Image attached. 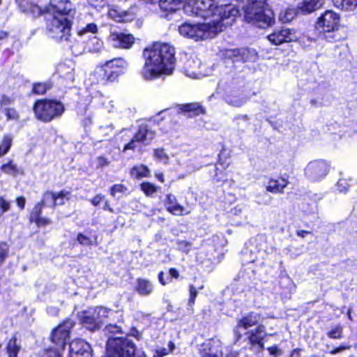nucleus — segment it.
Listing matches in <instances>:
<instances>
[{
	"label": "nucleus",
	"mask_w": 357,
	"mask_h": 357,
	"mask_svg": "<svg viewBox=\"0 0 357 357\" xmlns=\"http://www.w3.org/2000/svg\"><path fill=\"white\" fill-rule=\"evenodd\" d=\"M175 50L167 43H155L143 52L144 63L142 76L146 80L171 75L175 65Z\"/></svg>",
	"instance_id": "1"
},
{
	"label": "nucleus",
	"mask_w": 357,
	"mask_h": 357,
	"mask_svg": "<svg viewBox=\"0 0 357 357\" xmlns=\"http://www.w3.org/2000/svg\"><path fill=\"white\" fill-rule=\"evenodd\" d=\"M185 13L203 18L214 17L211 24H219L223 26L231 24L239 13L234 4L218 6L217 0H188L183 6ZM223 29H222V31Z\"/></svg>",
	"instance_id": "2"
},
{
	"label": "nucleus",
	"mask_w": 357,
	"mask_h": 357,
	"mask_svg": "<svg viewBox=\"0 0 357 357\" xmlns=\"http://www.w3.org/2000/svg\"><path fill=\"white\" fill-rule=\"evenodd\" d=\"M244 3V20L259 28H266L275 23L274 13L268 8L267 0H241Z\"/></svg>",
	"instance_id": "3"
},
{
	"label": "nucleus",
	"mask_w": 357,
	"mask_h": 357,
	"mask_svg": "<svg viewBox=\"0 0 357 357\" xmlns=\"http://www.w3.org/2000/svg\"><path fill=\"white\" fill-rule=\"evenodd\" d=\"M128 66L123 58H114L98 66L90 74L89 79L92 84H107L117 79L123 70Z\"/></svg>",
	"instance_id": "4"
},
{
	"label": "nucleus",
	"mask_w": 357,
	"mask_h": 357,
	"mask_svg": "<svg viewBox=\"0 0 357 357\" xmlns=\"http://www.w3.org/2000/svg\"><path fill=\"white\" fill-rule=\"evenodd\" d=\"M178 31L183 36L197 41L215 37L222 31V26L218 23L212 24L211 22L197 24L185 22L178 27Z\"/></svg>",
	"instance_id": "5"
},
{
	"label": "nucleus",
	"mask_w": 357,
	"mask_h": 357,
	"mask_svg": "<svg viewBox=\"0 0 357 357\" xmlns=\"http://www.w3.org/2000/svg\"><path fill=\"white\" fill-rule=\"evenodd\" d=\"M107 354L111 357H146L143 352L136 350L131 340L123 337H109Z\"/></svg>",
	"instance_id": "6"
},
{
	"label": "nucleus",
	"mask_w": 357,
	"mask_h": 357,
	"mask_svg": "<svg viewBox=\"0 0 357 357\" xmlns=\"http://www.w3.org/2000/svg\"><path fill=\"white\" fill-rule=\"evenodd\" d=\"M33 111L37 119L44 122H50L52 119L61 116L65 111V108L61 102L41 100L35 103Z\"/></svg>",
	"instance_id": "7"
},
{
	"label": "nucleus",
	"mask_w": 357,
	"mask_h": 357,
	"mask_svg": "<svg viewBox=\"0 0 357 357\" xmlns=\"http://www.w3.org/2000/svg\"><path fill=\"white\" fill-rule=\"evenodd\" d=\"M70 22L66 17L54 16L47 20V34L56 40H67L70 36Z\"/></svg>",
	"instance_id": "8"
},
{
	"label": "nucleus",
	"mask_w": 357,
	"mask_h": 357,
	"mask_svg": "<svg viewBox=\"0 0 357 357\" xmlns=\"http://www.w3.org/2000/svg\"><path fill=\"white\" fill-rule=\"evenodd\" d=\"M109 312L111 310L104 307H90L82 313L81 320L90 331H94L100 327Z\"/></svg>",
	"instance_id": "9"
},
{
	"label": "nucleus",
	"mask_w": 357,
	"mask_h": 357,
	"mask_svg": "<svg viewBox=\"0 0 357 357\" xmlns=\"http://www.w3.org/2000/svg\"><path fill=\"white\" fill-rule=\"evenodd\" d=\"M222 342L218 338H211L206 340L199 346L201 357H224L221 351ZM238 354L231 351L225 357H238Z\"/></svg>",
	"instance_id": "10"
},
{
	"label": "nucleus",
	"mask_w": 357,
	"mask_h": 357,
	"mask_svg": "<svg viewBox=\"0 0 357 357\" xmlns=\"http://www.w3.org/2000/svg\"><path fill=\"white\" fill-rule=\"evenodd\" d=\"M154 137L155 132L153 131L149 130L146 126H141L130 142L125 145L123 151L135 150L141 144L147 145L150 144Z\"/></svg>",
	"instance_id": "11"
},
{
	"label": "nucleus",
	"mask_w": 357,
	"mask_h": 357,
	"mask_svg": "<svg viewBox=\"0 0 357 357\" xmlns=\"http://www.w3.org/2000/svg\"><path fill=\"white\" fill-rule=\"evenodd\" d=\"M74 322L66 320L56 328L51 335V341L57 345L56 349L63 350L69 337L70 331L73 327Z\"/></svg>",
	"instance_id": "12"
},
{
	"label": "nucleus",
	"mask_w": 357,
	"mask_h": 357,
	"mask_svg": "<svg viewBox=\"0 0 357 357\" xmlns=\"http://www.w3.org/2000/svg\"><path fill=\"white\" fill-rule=\"evenodd\" d=\"M329 171L328 165L324 160L310 162L305 169V176L312 181L325 177Z\"/></svg>",
	"instance_id": "13"
},
{
	"label": "nucleus",
	"mask_w": 357,
	"mask_h": 357,
	"mask_svg": "<svg viewBox=\"0 0 357 357\" xmlns=\"http://www.w3.org/2000/svg\"><path fill=\"white\" fill-rule=\"evenodd\" d=\"M261 316L259 313L251 312L240 319L234 328V342H236L242 337L241 329L247 330L254 326L261 320Z\"/></svg>",
	"instance_id": "14"
},
{
	"label": "nucleus",
	"mask_w": 357,
	"mask_h": 357,
	"mask_svg": "<svg viewBox=\"0 0 357 357\" xmlns=\"http://www.w3.org/2000/svg\"><path fill=\"white\" fill-rule=\"evenodd\" d=\"M265 330V326L259 324L255 329L248 331L246 333L250 344V348L255 352H260L264 348L263 340L266 336Z\"/></svg>",
	"instance_id": "15"
},
{
	"label": "nucleus",
	"mask_w": 357,
	"mask_h": 357,
	"mask_svg": "<svg viewBox=\"0 0 357 357\" xmlns=\"http://www.w3.org/2000/svg\"><path fill=\"white\" fill-rule=\"evenodd\" d=\"M268 41L274 45H280L284 43L296 41L298 36L294 29L282 28L275 29L273 32L267 36Z\"/></svg>",
	"instance_id": "16"
},
{
	"label": "nucleus",
	"mask_w": 357,
	"mask_h": 357,
	"mask_svg": "<svg viewBox=\"0 0 357 357\" xmlns=\"http://www.w3.org/2000/svg\"><path fill=\"white\" fill-rule=\"evenodd\" d=\"M102 48V41L96 36L89 38L85 47H83L79 43H75L71 47L72 52L75 55L82 54L85 51L89 52H99Z\"/></svg>",
	"instance_id": "17"
},
{
	"label": "nucleus",
	"mask_w": 357,
	"mask_h": 357,
	"mask_svg": "<svg viewBox=\"0 0 357 357\" xmlns=\"http://www.w3.org/2000/svg\"><path fill=\"white\" fill-rule=\"evenodd\" d=\"M47 12L64 17L73 15L75 13V9L70 0H50Z\"/></svg>",
	"instance_id": "18"
},
{
	"label": "nucleus",
	"mask_w": 357,
	"mask_h": 357,
	"mask_svg": "<svg viewBox=\"0 0 357 357\" xmlns=\"http://www.w3.org/2000/svg\"><path fill=\"white\" fill-rule=\"evenodd\" d=\"M69 357H92L90 344L82 339L75 340L70 344Z\"/></svg>",
	"instance_id": "19"
},
{
	"label": "nucleus",
	"mask_w": 357,
	"mask_h": 357,
	"mask_svg": "<svg viewBox=\"0 0 357 357\" xmlns=\"http://www.w3.org/2000/svg\"><path fill=\"white\" fill-rule=\"evenodd\" d=\"M317 28L324 33H333L335 29V12L326 10L318 19Z\"/></svg>",
	"instance_id": "20"
},
{
	"label": "nucleus",
	"mask_w": 357,
	"mask_h": 357,
	"mask_svg": "<svg viewBox=\"0 0 357 357\" xmlns=\"http://www.w3.org/2000/svg\"><path fill=\"white\" fill-rule=\"evenodd\" d=\"M112 45L117 48L129 49L135 42V38L131 34H126L121 32H112L109 37Z\"/></svg>",
	"instance_id": "21"
},
{
	"label": "nucleus",
	"mask_w": 357,
	"mask_h": 357,
	"mask_svg": "<svg viewBox=\"0 0 357 357\" xmlns=\"http://www.w3.org/2000/svg\"><path fill=\"white\" fill-rule=\"evenodd\" d=\"M20 9L24 13L30 15L33 17L40 16L44 10L31 0H15Z\"/></svg>",
	"instance_id": "22"
},
{
	"label": "nucleus",
	"mask_w": 357,
	"mask_h": 357,
	"mask_svg": "<svg viewBox=\"0 0 357 357\" xmlns=\"http://www.w3.org/2000/svg\"><path fill=\"white\" fill-rule=\"evenodd\" d=\"M167 211L175 215H183L189 214L190 211H187L184 206L179 204L176 197L172 194H168L166 196L165 202Z\"/></svg>",
	"instance_id": "23"
},
{
	"label": "nucleus",
	"mask_w": 357,
	"mask_h": 357,
	"mask_svg": "<svg viewBox=\"0 0 357 357\" xmlns=\"http://www.w3.org/2000/svg\"><path fill=\"white\" fill-rule=\"evenodd\" d=\"M109 18L118 22L131 21L135 18V14L131 11L122 10L118 6H113L108 10Z\"/></svg>",
	"instance_id": "24"
},
{
	"label": "nucleus",
	"mask_w": 357,
	"mask_h": 357,
	"mask_svg": "<svg viewBox=\"0 0 357 357\" xmlns=\"http://www.w3.org/2000/svg\"><path fill=\"white\" fill-rule=\"evenodd\" d=\"M289 183L288 178L284 177L271 178L266 185V190L273 194H282Z\"/></svg>",
	"instance_id": "25"
},
{
	"label": "nucleus",
	"mask_w": 357,
	"mask_h": 357,
	"mask_svg": "<svg viewBox=\"0 0 357 357\" xmlns=\"http://www.w3.org/2000/svg\"><path fill=\"white\" fill-rule=\"evenodd\" d=\"M248 50L246 49L227 50L225 52V56L235 61L245 62L248 60Z\"/></svg>",
	"instance_id": "26"
},
{
	"label": "nucleus",
	"mask_w": 357,
	"mask_h": 357,
	"mask_svg": "<svg viewBox=\"0 0 357 357\" xmlns=\"http://www.w3.org/2000/svg\"><path fill=\"white\" fill-rule=\"evenodd\" d=\"M98 32V25L94 22H89L86 24L79 22L77 28V35L80 37H84L88 33L96 34Z\"/></svg>",
	"instance_id": "27"
},
{
	"label": "nucleus",
	"mask_w": 357,
	"mask_h": 357,
	"mask_svg": "<svg viewBox=\"0 0 357 357\" xmlns=\"http://www.w3.org/2000/svg\"><path fill=\"white\" fill-rule=\"evenodd\" d=\"M183 0H160L159 6L161 10L167 12H174L178 10Z\"/></svg>",
	"instance_id": "28"
},
{
	"label": "nucleus",
	"mask_w": 357,
	"mask_h": 357,
	"mask_svg": "<svg viewBox=\"0 0 357 357\" xmlns=\"http://www.w3.org/2000/svg\"><path fill=\"white\" fill-rule=\"evenodd\" d=\"M325 0H304L301 10L306 13H310L320 8L324 3Z\"/></svg>",
	"instance_id": "29"
},
{
	"label": "nucleus",
	"mask_w": 357,
	"mask_h": 357,
	"mask_svg": "<svg viewBox=\"0 0 357 357\" xmlns=\"http://www.w3.org/2000/svg\"><path fill=\"white\" fill-rule=\"evenodd\" d=\"M136 291L142 296H148L153 291V285L149 280L139 278L137 280Z\"/></svg>",
	"instance_id": "30"
},
{
	"label": "nucleus",
	"mask_w": 357,
	"mask_h": 357,
	"mask_svg": "<svg viewBox=\"0 0 357 357\" xmlns=\"http://www.w3.org/2000/svg\"><path fill=\"white\" fill-rule=\"evenodd\" d=\"M130 174L135 178L140 179L144 177H149L150 176V170L147 166L139 165L131 169Z\"/></svg>",
	"instance_id": "31"
},
{
	"label": "nucleus",
	"mask_w": 357,
	"mask_h": 357,
	"mask_svg": "<svg viewBox=\"0 0 357 357\" xmlns=\"http://www.w3.org/2000/svg\"><path fill=\"white\" fill-rule=\"evenodd\" d=\"M21 349V346L17 342V339L13 337L8 342L6 349L9 357H17V354Z\"/></svg>",
	"instance_id": "32"
},
{
	"label": "nucleus",
	"mask_w": 357,
	"mask_h": 357,
	"mask_svg": "<svg viewBox=\"0 0 357 357\" xmlns=\"http://www.w3.org/2000/svg\"><path fill=\"white\" fill-rule=\"evenodd\" d=\"M183 112L188 113V116H197L199 114H204V109L196 104L186 105L183 107Z\"/></svg>",
	"instance_id": "33"
},
{
	"label": "nucleus",
	"mask_w": 357,
	"mask_h": 357,
	"mask_svg": "<svg viewBox=\"0 0 357 357\" xmlns=\"http://www.w3.org/2000/svg\"><path fill=\"white\" fill-rule=\"evenodd\" d=\"M140 188L147 197H153L158 188L149 182H142Z\"/></svg>",
	"instance_id": "34"
},
{
	"label": "nucleus",
	"mask_w": 357,
	"mask_h": 357,
	"mask_svg": "<svg viewBox=\"0 0 357 357\" xmlns=\"http://www.w3.org/2000/svg\"><path fill=\"white\" fill-rule=\"evenodd\" d=\"M56 192H47L44 194L43 199L41 202L43 205L54 207L56 205Z\"/></svg>",
	"instance_id": "35"
},
{
	"label": "nucleus",
	"mask_w": 357,
	"mask_h": 357,
	"mask_svg": "<svg viewBox=\"0 0 357 357\" xmlns=\"http://www.w3.org/2000/svg\"><path fill=\"white\" fill-rule=\"evenodd\" d=\"M51 88V85L48 83H36L33 86V92L36 94L43 95Z\"/></svg>",
	"instance_id": "36"
},
{
	"label": "nucleus",
	"mask_w": 357,
	"mask_h": 357,
	"mask_svg": "<svg viewBox=\"0 0 357 357\" xmlns=\"http://www.w3.org/2000/svg\"><path fill=\"white\" fill-rule=\"evenodd\" d=\"M1 170L9 175L16 176L18 174L17 165L11 162L4 164L1 166Z\"/></svg>",
	"instance_id": "37"
},
{
	"label": "nucleus",
	"mask_w": 357,
	"mask_h": 357,
	"mask_svg": "<svg viewBox=\"0 0 357 357\" xmlns=\"http://www.w3.org/2000/svg\"><path fill=\"white\" fill-rule=\"evenodd\" d=\"M340 5H336L337 7H340L342 10H351L357 6V0H340ZM336 3L337 1L336 0Z\"/></svg>",
	"instance_id": "38"
},
{
	"label": "nucleus",
	"mask_w": 357,
	"mask_h": 357,
	"mask_svg": "<svg viewBox=\"0 0 357 357\" xmlns=\"http://www.w3.org/2000/svg\"><path fill=\"white\" fill-rule=\"evenodd\" d=\"M246 102V98L243 97H231L229 96L227 98V102L234 107H241Z\"/></svg>",
	"instance_id": "39"
},
{
	"label": "nucleus",
	"mask_w": 357,
	"mask_h": 357,
	"mask_svg": "<svg viewBox=\"0 0 357 357\" xmlns=\"http://www.w3.org/2000/svg\"><path fill=\"white\" fill-rule=\"evenodd\" d=\"M77 240L81 245L86 246L91 245L96 243V241H93L89 236H87L81 233L77 234Z\"/></svg>",
	"instance_id": "40"
},
{
	"label": "nucleus",
	"mask_w": 357,
	"mask_h": 357,
	"mask_svg": "<svg viewBox=\"0 0 357 357\" xmlns=\"http://www.w3.org/2000/svg\"><path fill=\"white\" fill-rule=\"evenodd\" d=\"M56 205H63L66 201L69 199V192L66 190L56 192Z\"/></svg>",
	"instance_id": "41"
},
{
	"label": "nucleus",
	"mask_w": 357,
	"mask_h": 357,
	"mask_svg": "<svg viewBox=\"0 0 357 357\" xmlns=\"http://www.w3.org/2000/svg\"><path fill=\"white\" fill-rule=\"evenodd\" d=\"M12 141L13 139L10 135L4 136L1 145L2 154L5 155L8 151L12 146Z\"/></svg>",
	"instance_id": "42"
},
{
	"label": "nucleus",
	"mask_w": 357,
	"mask_h": 357,
	"mask_svg": "<svg viewBox=\"0 0 357 357\" xmlns=\"http://www.w3.org/2000/svg\"><path fill=\"white\" fill-rule=\"evenodd\" d=\"M1 111L6 114L7 121L17 120L19 114L14 108H2Z\"/></svg>",
	"instance_id": "43"
},
{
	"label": "nucleus",
	"mask_w": 357,
	"mask_h": 357,
	"mask_svg": "<svg viewBox=\"0 0 357 357\" xmlns=\"http://www.w3.org/2000/svg\"><path fill=\"white\" fill-rule=\"evenodd\" d=\"M154 157L165 164L168 162V155L165 153L163 149H155L154 151Z\"/></svg>",
	"instance_id": "44"
},
{
	"label": "nucleus",
	"mask_w": 357,
	"mask_h": 357,
	"mask_svg": "<svg viewBox=\"0 0 357 357\" xmlns=\"http://www.w3.org/2000/svg\"><path fill=\"white\" fill-rule=\"evenodd\" d=\"M127 190V188L122 184L114 185L110 189V194L113 197H116L119 193H123Z\"/></svg>",
	"instance_id": "45"
},
{
	"label": "nucleus",
	"mask_w": 357,
	"mask_h": 357,
	"mask_svg": "<svg viewBox=\"0 0 357 357\" xmlns=\"http://www.w3.org/2000/svg\"><path fill=\"white\" fill-rule=\"evenodd\" d=\"M43 206L44 205L42 204V202H39L34 206L31 213V221L40 216Z\"/></svg>",
	"instance_id": "46"
},
{
	"label": "nucleus",
	"mask_w": 357,
	"mask_h": 357,
	"mask_svg": "<svg viewBox=\"0 0 357 357\" xmlns=\"http://www.w3.org/2000/svg\"><path fill=\"white\" fill-rule=\"evenodd\" d=\"M294 16V13L292 10H286L284 13H281L280 15V20L283 23L291 22Z\"/></svg>",
	"instance_id": "47"
},
{
	"label": "nucleus",
	"mask_w": 357,
	"mask_h": 357,
	"mask_svg": "<svg viewBox=\"0 0 357 357\" xmlns=\"http://www.w3.org/2000/svg\"><path fill=\"white\" fill-rule=\"evenodd\" d=\"M175 349V344L173 342L169 341L167 344V348L160 347L157 348L156 349L159 351L164 356L168 355L169 353H172Z\"/></svg>",
	"instance_id": "48"
},
{
	"label": "nucleus",
	"mask_w": 357,
	"mask_h": 357,
	"mask_svg": "<svg viewBox=\"0 0 357 357\" xmlns=\"http://www.w3.org/2000/svg\"><path fill=\"white\" fill-rule=\"evenodd\" d=\"M10 208V202L6 200L3 197H0V213H4L8 211Z\"/></svg>",
	"instance_id": "49"
},
{
	"label": "nucleus",
	"mask_w": 357,
	"mask_h": 357,
	"mask_svg": "<svg viewBox=\"0 0 357 357\" xmlns=\"http://www.w3.org/2000/svg\"><path fill=\"white\" fill-rule=\"evenodd\" d=\"M105 331L107 333H116L121 331V327L116 324H108L105 328Z\"/></svg>",
	"instance_id": "50"
},
{
	"label": "nucleus",
	"mask_w": 357,
	"mask_h": 357,
	"mask_svg": "<svg viewBox=\"0 0 357 357\" xmlns=\"http://www.w3.org/2000/svg\"><path fill=\"white\" fill-rule=\"evenodd\" d=\"M41 357H62L59 349H50L44 352Z\"/></svg>",
	"instance_id": "51"
},
{
	"label": "nucleus",
	"mask_w": 357,
	"mask_h": 357,
	"mask_svg": "<svg viewBox=\"0 0 357 357\" xmlns=\"http://www.w3.org/2000/svg\"><path fill=\"white\" fill-rule=\"evenodd\" d=\"M190 298L188 300V303L190 305H192L195 303L196 296L197 295V291L196 288L193 285H190Z\"/></svg>",
	"instance_id": "52"
},
{
	"label": "nucleus",
	"mask_w": 357,
	"mask_h": 357,
	"mask_svg": "<svg viewBox=\"0 0 357 357\" xmlns=\"http://www.w3.org/2000/svg\"><path fill=\"white\" fill-rule=\"evenodd\" d=\"M336 188L340 192H344L349 188V183L345 179H340L336 183Z\"/></svg>",
	"instance_id": "53"
},
{
	"label": "nucleus",
	"mask_w": 357,
	"mask_h": 357,
	"mask_svg": "<svg viewBox=\"0 0 357 357\" xmlns=\"http://www.w3.org/2000/svg\"><path fill=\"white\" fill-rule=\"evenodd\" d=\"M110 164V161L103 156H99L96 158V166L97 167H102L108 166Z\"/></svg>",
	"instance_id": "54"
},
{
	"label": "nucleus",
	"mask_w": 357,
	"mask_h": 357,
	"mask_svg": "<svg viewBox=\"0 0 357 357\" xmlns=\"http://www.w3.org/2000/svg\"><path fill=\"white\" fill-rule=\"evenodd\" d=\"M31 222H36L38 226H44L51 223V220L50 219L40 216L36 218Z\"/></svg>",
	"instance_id": "55"
},
{
	"label": "nucleus",
	"mask_w": 357,
	"mask_h": 357,
	"mask_svg": "<svg viewBox=\"0 0 357 357\" xmlns=\"http://www.w3.org/2000/svg\"><path fill=\"white\" fill-rule=\"evenodd\" d=\"M177 245L179 249L184 251H188L190 247V243L186 241H179L177 242Z\"/></svg>",
	"instance_id": "56"
},
{
	"label": "nucleus",
	"mask_w": 357,
	"mask_h": 357,
	"mask_svg": "<svg viewBox=\"0 0 357 357\" xmlns=\"http://www.w3.org/2000/svg\"><path fill=\"white\" fill-rule=\"evenodd\" d=\"M13 101V99H11L10 98H9L6 96H2L1 100H0V105H1V109L4 106L10 105Z\"/></svg>",
	"instance_id": "57"
},
{
	"label": "nucleus",
	"mask_w": 357,
	"mask_h": 357,
	"mask_svg": "<svg viewBox=\"0 0 357 357\" xmlns=\"http://www.w3.org/2000/svg\"><path fill=\"white\" fill-rule=\"evenodd\" d=\"M103 105L108 112H113L115 108L114 102L113 100H107L105 102H104Z\"/></svg>",
	"instance_id": "58"
},
{
	"label": "nucleus",
	"mask_w": 357,
	"mask_h": 357,
	"mask_svg": "<svg viewBox=\"0 0 357 357\" xmlns=\"http://www.w3.org/2000/svg\"><path fill=\"white\" fill-rule=\"evenodd\" d=\"M267 350L268 351V352L271 355L277 356V355H280L281 354L280 349H278V347L276 345L268 347Z\"/></svg>",
	"instance_id": "59"
},
{
	"label": "nucleus",
	"mask_w": 357,
	"mask_h": 357,
	"mask_svg": "<svg viewBox=\"0 0 357 357\" xmlns=\"http://www.w3.org/2000/svg\"><path fill=\"white\" fill-rule=\"evenodd\" d=\"M103 196L102 195H97L91 199V204L96 206L100 204V203L102 201Z\"/></svg>",
	"instance_id": "60"
},
{
	"label": "nucleus",
	"mask_w": 357,
	"mask_h": 357,
	"mask_svg": "<svg viewBox=\"0 0 357 357\" xmlns=\"http://www.w3.org/2000/svg\"><path fill=\"white\" fill-rule=\"evenodd\" d=\"M16 203L19 208L24 209L26 203V199L24 197H19L16 199Z\"/></svg>",
	"instance_id": "61"
},
{
	"label": "nucleus",
	"mask_w": 357,
	"mask_h": 357,
	"mask_svg": "<svg viewBox=\"0 0 357 357\" xmlns=\"http://www.w3.org/2000/svg\"><path fill=\"white\" fill-rule=\"evenodd\" d=\"M170 275L174 278H178L179 277V273L178 270L174 268H171L169 271Z\"/></svg>",
	"instance_id": "62"
},
{
	"label": "nucleus",
	"mask_w": 357,
	"mask_h": 357,
	"mask_svg": "<svg viewBox=\"0 0 357 357\" xmlns=\"http://www.w3.org/2000/svg\"><path fill=\"white\" fill-rule=\"evenodd\" d=\"M158 280L162 285H165L166 284L168 283V282L165 281L164 278V273L162 271L159 273Z\"/></svg>",
	"instance_id": "63"
},
{
	"label": "nucleus",
	"mask_w": 357,
	"mask_h": 357,
	"mask_svg": "<svg viewBox=\"0 0 357 357\" xmlns=\"http://www.w3.org/2000/svg\"><path fill=\"white\" fill-rule=\"evenodd\" d=\"M155 176L160 182L163 183L165 181L164 175H163V174L162 172H155Z\"/></svg>",
	"instance_id": "64"
}]
</instances>
